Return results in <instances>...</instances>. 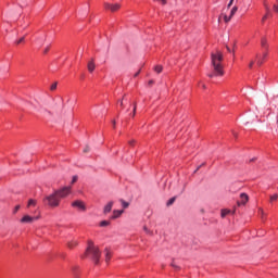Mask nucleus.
<instances>
[{"label":"nucleus","mask_w":278,"mask_h":278,"mask_svg":"<svg viewBox=\"0 0 278 278\" xmlns=\"http://www.w3.org/2000/svg\"><path fill=\"white\" fill-rule=\"evenodd\" d=\"M229 214H236V210L231 211L229 208H223L220 212L222 218H225V216H229Z\"/></svg>","instance_id":"nucleus-13"},{"label":"nucleus","mask_w":278,"mask_h":278,"mask_svg":"<svg viewBox=\"0 0 278 278\" xmlns=\"http://www.w3.org/2000/svg\"><path fill=\"white\" fill-rule=\"evenodd\" d=\"M117 105H119L121 110H125V98L117 101Z\"/></svg>","instance_id":"nucleus-19"},{"label":"nucleus","mask_w":278,"mask_h":278,"mask_svg":"<svg viewBox=\"0 0 278 278\" xmlns=\"http://www.w3.org/2000/svg\"><path fill=\"white\" fill-rule=\"evenodd\" d=\"M277 1V3H278V0H276Z\"/></svg>","instance_id":"nucleus-53"},{"label":"nucleus","mask_w":278,"mask_h":278,"mask_svg":"<svg viewBox=\"0 0 278 278\" xmlns=\"http://www.w3.org/2000/svg\"><path fill=\"white\" fill-rule=\"evenodd\" d=\"M199 88H202V90H205L207 87L205 86V84L203 83H199Z\"/></svg>","instance_id":"nucleus-30"},{"label":"nucleus","mask_w":278,"mask_h":278,"mask_svg":"<svg viewBox=\"0 0 278 278\" xmlns=\"http://www.w3.org/2000/svg\"><path fill=\"white\" fill-rule=\"evenodd\" d=\"M123 212V210H114L113 215L110 217V220H116V218H121Z\"/></svg>","instance_id":"nucleus-9"},{"label":"nucleus","mask_w":278,"mask_h":278,"mask_svg":"<svg viewBox=\"0 0 278 278\" xmlns=\"http://www.w3.org/2000/svg\"><path fill=\"white\" fill-rule=\"evenodd\" d=\"M273 10H274V12H275L276 14H278V4H274V5H273Z\"/></svg>","instance_id":"nucleus-33"},{"label":"nucleus","mask_w":278,"mask_h":278,"mask_svg":"<svg viewBox=\"0 0 278 278\" xmlns=\"http://www.w3.org/2000/svg\"><path fill=\"white\" fill-rule=\"evenodd\" d=\"M22 42H25V37L20 38L15 41V45H22Z\"/></svg>","instance_id":"nucleus-27"},{"label":"nucleus","mask_w":278,"mask_h":278,"mask_svg":"<svg viewBox=\"0 0 278 278\" xmlns=\"http://www.w3.org/2000/svg\"><path fill=\"white\" fill-rule=\"evenodd\" d=\"M26 27H29V23L26 24Z\"/></svg>","instance_id":"nucleus-49"},{"label":"nucleus","mask_w":278,"mask_h":278,"mask_svg":"<svg viewBox=\"0 0 278 278\" xmlns=\"http://www.w3.org/2000/svg\"><path fill=\"white\" fill-rule=\"evenodd\" d=\"M261 47L263 51L268 52V39H266V37L261 39Z\"/></svg>","instance_id":"nucleus-10"},{"label":"nucleus","mask_w":278,"mask_h":278,"mask_svg":"<svg viewBox=\"0 0 278 278\" xmlns=\"http://www.w3.org/2000/svg\"><path fill=\"white\" fill-rule=\"evenodd\" d=\"M266 58H268V52L263 51V55L256 54V64L257 66H262L266 62Z\"/></svg>","instance_id":"nucleus-6"},{"label":"nucleus","mask_w":278,"mask_h":278,"mask_svg":"<svg viewBox=\"0 0 278 278\" xmlns=\"http://www.w3.org/2000/svg\"><path fill=\"white\" fill-rule=\"evenodd\" d=\"M136 110H137V104L136 102L134 103V109H132V117L136 116Z\"/></svg>","instance_id":"nucleus-31"},{"label":"nucleus","mask_w":278,"mask_h":278,"mask_svg":"<svg viewBox=\"0 0 278 278\" xmlns=\"http://www.w3.org/2000/svg\"><path fill=\"white\" fill-rule=\"evenodd\" d=\"M81 257L83 260L88 257V260H91L96 266H99L101 260V251L97 245H94V242L88 241L85 255H83Z\"/></svg>","instance_id":"nucleus-3"},{"label":"nucleus","mask_w":278,"mask_h":278,"mask_svg":"<svg viewBox=\"0 0 278 278\" xmlns=\"http://www.w3.org/2000/svg\"><path fill=\"white\" fill-rule=\"evenodd\" d=\"M113 127H116V121H113Z\"/></svg>","instance_id":"nucleus-43"},{"label":"nucleus","mask_w":278,"mask_h":278,"mask_svg":"<svg viewBox=\"0 0 278 278\" xmlns=\"http://www.w3.org/2000/svg\"><path fill=\"white\" fill-rule=\"evenodd\" d=\"M202 165L198 166V168L194 170V173H197V170H199L201 168Z\"/></svg>","instance_id":"nucleus-44"},{"label":"nucleus","mask_w":278,"mask_h":278,"mask_svg":"<svg viewBox=\"0 0 278 278\" xmlns=\"http://www.w3.org/2000/svg\"><path fill=\"white\" fill-rule=\"evenodd\" d=\"M213 3H218V0H213Z\"/></svg>","instance_id":"nucleus-45"},{"label":"nucleus","mask_w":278,"mask_h":278,"mask_svg":"<svg viewBox=\"0 0 278 278\" xmlns=\"http://www.w3.org/2000/svg\"><path fill=\"white\" fill-rule=\"evenodd\" d=\"M104 9L110 10L111 12H118V10H121V4H118V3H115V4L105 3Z\"/></svg>","instance_id":"nucleus-8"},{"label":"nucleus","mask_w":278,"mask_h":278,"mask_svg":"<svg viewBox=\"0 0 278 278\" xmlns=\"http://www.w3.org/2000/svg\"><path fill=\"white\" fill-rule=\"evenodd\" d=\"M108 226H110V220L100 222V227H108Z\"/></svg>","instance_id":"nucleus-22"},{"label":"nucleus","mask_w":278,"mask_h":278,"mask_svg":"<svg viewBox=\"0 0 278 278\" xmlns=\"http://www.w3.org/2000/svg\"><path fill=\"white\" fill-rule=\"evenodd\" d=\"M87 67L89 73H94V68H96L94 60L89 61Z\"/></svg>","instance_id":"nucleus-14"},{"label":"nucleus","mask_w":278,"mask_h":278,"mask_svg":"<svg viewBox=\"0 0 278 278\" xmlns=\"http://www.w3.org/2000/svg\"><path fill=\"white\" fill-rule=\"evenodd\" d=\"M245 125H249V122H247Z\"/></svg>","instance_id":"nucleus-52"},{"label":"nucleus","mask_w":278,"mask_h":278,"mask_svg":"<svg viewBox=\"0 0 278 278\" xmlns=\"http://www.w3.org/2000/svg\"><path fill=\"white\" fill-rule=\"evenodd\" d=\"M247 203H249V194L241 193L240 194V200L237 201V205L240 207V205H247Z\"/></svg>","instance_id":"nucleus-7"},{"label":"nucleus","mask_w":278,"mask_h":278,"mask_svg":"<svg viewBox=\"0 0 278 278\" xmlns=\"http://www.w3.org/2000/svg\"><path fill=\"white\" fill-rule=\"evenodd\" d=\"M49 49H50V48L47 47V48L45 49L43 53H45V54L49 53Z\"/></svg>","instance_id":"nucleus-40"},{"label":"nucleus","mask_w":278,"mask_h":278,"mask_svg":"<svg viewBox=\"0 0 278 278\" xmlns=\"http://www.w3.org/2000/svg\"><path fill=\"white\" fill-rule=\"evenodd\" d=\"M170 266H172V268H174L175 270H181V267H179L177 264H175V261L172 262Z\"/></svg>","instance_id":"nucleus-23"},{"label":"nucleus","mask_w":278,"mask_h":278,"mask_svg":"<svg viewBox=\"0 0 278 278\" xmlns=\"http://www.w3.org/2000/svg\"><path fill=\"white\" fill-rule=\"evenodd\" d=\"M71 194V186L63 187L59 190H54V192L50 195L43 198L45 205H49V207H59L60 201L62 199H66L67 195Z\"/></svg>","instance_id":"nucleus-1"},{"label":"nucleus","mask_w":278,"mask_h":278,"mask_svg":"<svg viewBox=\"0 0 278 278\" xmlns=\"http://www.w3.org/2000/svg\"><path fill=\"white\" fill-rule=\"evenodd\" d=\"M277 199H278V194L277 193L270 195V203H273V201H277Z\"/></svg>","instance_id":"nucleus-25"},{"label":"nucleus","mask_w":278,"mask_h":278,"mask_svg":"<svg viewBox=\"0 0 278 278\" xmlns=\"http://www.w3.org/2000/svg\"><path fill=\"white\" fill-rule=\"evenodd\" d=\"M112 207H114V202L110 201L103 208V214H110L112 212Z\"/></svg>","instance_id":"nucleus-11"},{"label":"nucleus","mask_w":278,"mask_h":278,"mask_svg":"<svg viewBox=\"0 0 278 278\" xmlns=\"http://www.w3.org/2000/svg\"><path fill=\"white\" fill-rule=\"evenodd\" d=\"M34 220H38V217L25 215L24 217H22L21 223H34Z\"/></svg>","instance_id":"nucleus-12"},{"label":"nucleus","mask_w":278,"mask_h":278,"mask_svg":"<svg viewBox=\"0 0 278 278\" xmlns=\"http://www.w3.org/2000/svg\"><path fill=\"white\" fill-rule=\"evenodd\" d=\"M88 151V149H85L84 152L86 153Z\"/></svg>","instance_id":"nucleus-50"},{"label":"nucleus","mask_w":278,"mask_h":278,"mask_svg":"<svg viewBox=\"0 0 278 278\" xmlns=\"http://www.w3.org/2000/svg\"><path fill=\"white\" fill-rule=\"evenodd\" d=\"M250 162H255V159L250 160Z\"/></svg>","instance_id":"nucleus-48"},{"label":"nucleus","mask_w":278,"mask_h":278,"mask_svg":"<svg viewBox=\"0 0 278 278\" xmlns=\"http://www.w3.org/2000/svg\"><path fill=\"white\" fill-rule=\"evenodd\" d=\"M154 71H155V73H157L160 75V73H162V71H163L162 65L154 66Z\"/></svg>","instance_id":"nucleus-20"},{"label":"nucleus","mask_w":278,"mask_h":278,"mask_svg":"<svg viewBox=\"0 0 278 278\" xmlns=\"http://www.w3.org/2000/svg\"><path fill=\"white\" fill-rule=\"evenodd\" d=\"M140 75V70L134 75V77H138Z\"/></svg>","instance_id":"nucleus-41"},{"label":"nucleus","mask_w":278,"mask_h":278,"mask_svg":"<svg viewBox=\"0 0 278 278\" xmlns=\"http://www.w3.org/2000/svg\"><path fill=\"white\" fill-rule=\"evenodd\" d=\"M67 247H68V249H75V247H77V242H70V243H67Z\"/></svg>","instance_id":"nucleus-24"},{"label":"nucleus","mask_w":278,"mask_h":278,"mask_svg":"<svg viewBox=\"0 0 278 278\" xmlns=\"http://www.w3.org/2000/svg\"><path fill=\"white\" fill-rule=\"evenodd\" d=\"M236 12H238V7H232V9L230 10V14L229 16L227 14L222 13V16L224 18L225 23H229V21H231V18H233V16H236Z\"/></svg>","instance_id":"nucleus-4"},{"label":"nucleus","mask_w":278,"mask_h":278,"mask_svg":"<svg viewBox=\"0 0 278 278\" xmlns=\"http://www.w3.org/2000/svg\"><path fill=\"white\" fill-rule=\"evenodd\" d=\"M58 89V83H54L51 85L50 90H56Z\"/></svg>","instance_id":"nucleus-28"},{"label":"nucleus","mask_w":278,"mask_h":278,"mask_svg":"<svg viewBox=\"0 0 278 278\" xmlns=\"http://www.w3.org/2000/svg\"><path fill=\"white\" fill-rule=\"evenodd\" d=\"M72 273H73L75 278H79V267L78 266H74L72 268Z\"/></svg>","instance_id":"nucleus-16"},{"label":"nucleus","mask_w":278,"mask_h":278,"mask_svg":"<svg viewBox=\"0 0 278 278\" xmlns=\"http://www.w3.org/2000/svg\"><path fill=\"white\" fill-rule=\"evenodd\" d=\"M33 205H36V200L30 199V200L28 201V207H31Z\"/></svg>","instance_id":"nucleus-26"},{"label":"nucleus","mask_w":278,"mask_h":278,"mask_svg":"<svg viewBox=\"0 0 278 278\" xmlns=\"http://www.w3.org/2000/svg\"><path fill=\"white\" fill-rule=\"evenodd\" d=\"M265 16L267 18H273V11H270V9H267L266 13H265Z\"/></svg>","instance_id":"nucleus-21"},{"label":"nucleus","mask_w":278,"mask_h":278,"mask_svg":"<svg viewBox=\"0 0 278 278\" xmlns=\"http://www.w3.org/2000/svg\"><path fill=\"white\" fill-rule=\"evenodd\" d=\"M21 210V205H16L13 210V214H16Z\"/></svg>","instance_id":"nucleus-32"},{"label":"nucleus","mask_w":278,"mask_h":278,"mask_svg":"<svg viewBox=\"0 0 278 278\" xmlns=\"http://www.w3.org/2000/svg\"><path fill=\"white\" fill-rule=\"evenodd\" d=\"M88 151V149H85L84 152L86 153Z\"/></svg>","instance_id":"nucleus-51"},{"label":"nucleus","mask_w":278,"mask_h":278,"mask_svg":"<svg viewBox=\"0 0 278 278\" xmlns=\"http://www.w3.org/2000/svg\"><path fill=\"white\" fill-rule=\"evenodd\" d=\"M232 136H233L235 138H238V132H232Z\"/></svg>","instance_id":"nucleus-42"},{"label":"nucleus","mask_w":278,"mask_h":278,"mask_svg":"<svg viewBox=\"0 0 278 278\" xmlns=\"http://www.w3.org/2000/svg\"><path fill=\"white\" fill-rule=\"evenodd\" d=\"M129 144H130V147H134V144H136V141L131 140V141H129Z\"/></svg>","instance_id":"nucleus-39"},{"label":"nucleus","mask_w":278,"mask_h":278,"mask_svg":"<svg viewBox=\"0 0 278 278\" xmlns=\"http://www.w3.org/2000/svg\"><path fill=\"white\" fill-rule=\"evenodd\" d=\"M261 214L264 215V210H261Z\"/></svg>","instance_id":"nucleus-47"},{"label":"nucleus","mask_w":278,"mask_h":278,"mask_svg":"<svg viewBox=\"0 0 278 278\" xmlns=\"http://www.w3.org/2000/svg\"><path fill=\"white\" fill-rule=\"evenodd\" d=\"M255 64V61H252L250 64H249V68H253V65Z\"/></svg>","instance_id":"nucleus-37"},{"label":"nucleus","mask_w":278,"mask_h":278,"mask_svg":"<svg viewBox=\"0 0 278 278\" xmlns=\"http://www.w3.org/2000/svg\"><path fill=\"white\" fill-rule=\"evenodd\" d=\"M211 61L213 66V72L207 74L211 79L214 77H223L225 75V70L223 67V52H216L211 54Z\"/></svg>","instance_id":"nucleus-2"},{"label":"nucleus","mask_w":278,"mask_h":278,"mask_svg":"<svg viewBox=\"0 0 278 278\" xmlns=\"http://www.w3.org/2000/svg\"><path fill=\"white\" fill-rule=\"evenodd\" d=\"M231 5H233V0L229 1V3L227 4V9L229 10V8H231Z\"/></svg>","instance_id":"nucleus-36"},{"label":"nucleus","mask_w":278,"mask_h":278,"mask_svg":"<svg viewBox=\"0 0 278 278\" xmlns=\"http://www.w3.org/2000/svg\"><path fill=\"white\" fill-rule=\"evenodd\" d=\"M72 207H77L80 212H86V204H84V201L81 200L74 201Z\"/></svg>","instance_id":"nucleus-5"},{"label":"nucleus","mask_w":278,"mask_h":278,"mask_svg":"<svg viewBox=\"0 0 278 278\" xmlns=\"http://www.w3.org/2000/svg\"><path fill=\"white\" fill-rule=\"evenodd\" d=\"M77 179H79L78 176H73V178H72V184H76Z\"/></svg>","instance_id":"nucleus-34"},{"label":"nucleus","mask_w":278,"mask_h":278,"mask_svg":"<svg viewBox=\"0 0 278 278\" xmlns=\"http://www.w3.org/2000/svg\"><path fill=\"white\" fill-rule=\"evenodd\" d=\"M110 260H112V252H110V249L105 248V262H106V264H110Z\"/></svg>","instance_id":"nucleus-15"},{"label":"nucleus","mask_w":278,"mask_h":278,"mask_svg":"<svg viewBox=\"0 0 278 278\" xmlns=\"http://www.w3.org/2000/svg\"><path fill=\"white\" fill-rule=\"evenodd\" d=\"M266 21H268L267 15L263 16L261 20L262 25H264V23H266Z\"/></svg>","instance_id":"nucleus-29"},{"label":"nucleus","mask_w":278,"mask_h":278,"mask_svg":"<svg viewBox=\"0 0 278 278\" xmlns=\"http://www.w3.org/2000/svg\"><path fill=\"white\" fill-rule=\"evenodd\" d=\"M264 8H265V11L268 12V10H270V7H268V3L264 2Z\"/></svg>","instance_id":"nucleus-35"},{"label":"nucleus","mask_w":278,"mask_h":278,"mask_svg":"<svg viewBox=\"0 0 278 278\" xmlns=\"http://www.w3.org/2000/svg\"><path fill=\"white\" fill-rule=\"evenodd\" d=\"M119 203H122V207L124 210H127V207H129V202H127V201H125L123 199L119 200Z\"/></svg>","instance_id":"nucleus-18"},{"label":"nucleus","mask_w":278,"mask_h":278,"mask_svg":"<svg viewBox=\"0 0 278 278\" xmlns=\"http://www.w3.org/2000/svg\"><path fill=\"white\" fill-rule=\"evenodd\" d=\"M227 51L231 52V49L229 47H227Z\"/></svg>","instance_id":"nucleus-46"},{"label":"nucleus","mask_w":278,"mask_h":278,"mask_svg":"<svg viewBox=\"0 0 278 278\" xmlns=\"http://www.w3.org/2000/svg\"><path fill=\"white\" fill-rule=\"evenodd\" d=\"M154 84H155V81L149 80L148 86H153Z\"/></svg>","instance_id":"nucleus-38"},{"label":"nucleus","mask_w":278,"mask_h":278,"mask_svg":"<svg viewBox=\"0 0 278 278\" xmlns=\"http://www.w3.org/2000/svg\"><path fill=\"white\" fill-rule=\"evenodd\" d=\"M175 201H177V197L170 198V199L166 202L167 207H170V205H173V203H175Z\"/></svg>","instance_id":"nucleus-17"}]
</instances>
